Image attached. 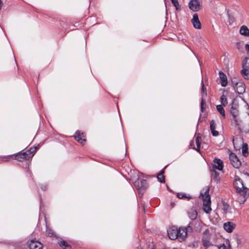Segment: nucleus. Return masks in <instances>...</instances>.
I'll use <instances>...</instances> for the list:
<instances>
[{
	"instance_id": "f257e3e1",
	"label": "nucleus",
	"mask_w": 249,
	"mask_h": 249,
	"mask_svg": "<svg viewBox=\"0 0 249 249\" xmlns=\"http://www.w3.org/2000/svg\"><path fill=\"white\" fill-rule=\"evenodd\" d=\"M233 185L238 195V202L240 204H244L249 196V189L244 186L242 180L237 176H235Z\"/></svg>"
},
{
	"instance_id": "f03ea898",
	"label": "nucleus",
	"mask_w": 249,
	"mask_h": 249,
	"mask_svg": "<svg viewBox=\"0 0 249 249\" xmlns=\"http://www.w3.org/2000/svg\"><path fill=\"white\" fill-rule=\"evenodd\" d=\"M209 191V188L207 187L200 193L203 200V210L207 213H210L212 211L211 197Z\"/></svg>"
},
{
	"instance_id": "7ed1b4c3",
	"label": "nucleus",
	"mask_w": 249,
	"mask_h": 249,
	"mask_svg": "<svg viewBox=\"0 0 249 249\" xmlns=\"http://www.w3.org/2000/svg\"><path fill=\"white\" fill-rule=\"evenodd\" d=\"M202 243L204 247L208 248L213 246L211 235L208 230H206L204 232L201 239Z\"/></svg>"
},
{
	"instance_id": "20e7f679",
	"label": "nucleus",
	"mask_w": 249,
	"mask_h": 249,
	"mask_svg": "<svg viewBox=\"0 0 249 249\" xmlns=\"http://www.w3.org/2000/svg\"><path fill=\"white\" fill-rule=\"evenodd\" d=\"M43 245L38 240L33 239L25 247H21L19 249H42Z\"/></svg>"
},
{
	"instance_id": "39448f33",
	"label": "nucleus",
	"mask_w": 249,
	"mask_h": 249,
	"mask_svg": "<svg viewBox=\"0 0 249 249\" xmlns=\"http://www.w3.org/2000/svg\"><path fill=\"white\" fill-rule=\"evenodd\" d=\"M241 73L245 79L249 80V58L248 57H246L243 62V69Z\"/></svg>"
},
{
	"instance_id": "423d86ee",
	"label": "nucleus",
	"mask_w": 249,
	"mask_h": 249,
	"mask_svg": "<svg viewBox=\"0 0 249 249\" xmlns=\"http://www.w3.org/2000/svg\"><path fill=\"white\" fill-rule=\"evenodd\" d=\"M229 159L233 167L239 168L240 167L241 162L235 154L231 153L229 155Z\"/></svg>"
},
{
	"instance_id": "0eeeda50",
	"label": "nucleus",
	"mask_w": 249,
	"mask_h": 249,
	"mask_svg": "<svg viewBox=\"0 0 249 249\" xmlns=\"http://www.w3.org/2000/svg\"><path fill=\"white\" fill-rule=\"evenodd\" d=\"M188 6L193 12H197L201 9L200 3L198 0H190Z\"/></svg>"
},
{
	"instance_id": "6e6552de",
	"label": "nucleus",
	"mask_w": 249,
	"mask_h": 249,
	"mask_svg": "<svg viewBox=\"0 0 249 249\" xmlns=\"http://www.w3.org/2000/svg\"><path fill=\"white\" fill-rule=\"evenodd\" d=\"M230 112L232 116L233 120L237 122V117L239 115L238 106L235 104L233 102L231 103Z\"/></svg>"
},
{
	"instance_id": "1a4fd4ad",
	"label": "nucleus",
	"mask_w": 249,
	"mask_h": 249,
	"mask_svg": "<svg viewBox=\"0 0 249 249\" xmlns=\"http://www.w3.org/2000/svg\"><path fill=\"white\" fill-rule=\"evenodd\" d=\"M167 235L171 240H175L178 238V228L176 227L169 228L167 230Z\"/></svg>"
},
{
	"instance_id": "9d476101",
	"label": "nucleus",
	"mask_w": 249,
	"mask_h": 249,
	"mask_svg": "<svg viewBox=\"0 0 249 249\" xmlns=\"http://www.w3.org/2000/svg\"><path fill=\"white\" fill-rule=\"evenodd\" d=\"M75 139L79 143L84 145L86 142L85 136L83 132L77 130L74 136Z\"/></svg>"
},
{
	"instance_id": "9b49d317",
	"label": "nucleus",
	"mask_w": 249,
	"mask_h": 249,
	"mask_svg": "<svg viewBox=\"0 0 249 249\" xmlns=\"http://www.w3.org/2000/svg\"><path fill=\"white\" fill-rule=\"evenodd\" d=\"M134 185L138 190L141 191V190H144L147 188L148 183L146 180L142 179L141 181L140 184L139 181H135L134 182Z\"/></svg>"
},
{
	"instance_id": "f8f14e48",
	"label": "nucleus",
	"mask_w": 249,
	"mask_h": 249,
	"mask_svg": "<svg viewBox=\"0 0 249 249\" xmlns=\"http://www.w3.org/2000/svg\"><path fill=\"white\" fill-rule=\"evenodd\" d=\"M178 238L177 239L181 242L184 241L187 237V232L186 230L183 228H179L178 229Z\"/></svg>"
},
{
	"instance_id": "ddd939ff",
	"label": "nucleus",
	"mask_w": 249,
	"mask_h": 249,
	"mask_svg": "<svg viewBox=\"0 0 249 249\" xmlns=\"http://www.w3.org/2000/svg\"><path fill=\"white\" fill-rule=\"evenodd\" d=\"M27 152H23V153H19L18 154L15 155L14 156V159L18 160V161H21L23 160H29L30 158L33 157L32 156H28L27 154Z\"/></svg>"
},
{
	"instance_id": "4468645a",
	"label": "nucleus",
	"mask_w": 249,
	"mask_h": 249,
	"mask_svg": "<svg viewBox=\"0 0 249 249\" xmlns=\"http://www.w3.org/2000/svg\"><path fill=\"white\" fill-rule=\"evenodd\" d=\"M214 164L213 165L212 169H217L221 171L223 168V162L220 159H215L213 160Z\"/></svg>"
},
{
	"instance_id": "2eb2a0df",
	"label": "nucleus",
	"mask_w": 249,
	"mask_h": 249,
	"mask_svg": "<svg viewBox=\"0 0 249 249\" xmlns=\"http://www.w3.org/2000/svg\"><path fill=\"white\" fill-rule=\"evenodd\" d=\"M234 90L239 94L244 93L246 90V87L244 83L242 81L238 83L236 87L233 88Z\"/></svg>"
},
{
	"instance_id": "dca6fc26",
	"label": "nucleus",
	"mask_w": 249,
	"mask_h": 249,
	"mask_svg": "<svg viewBox=\"0 0 249 249\" xmlns=\"http://www.w3.org/2000/svg\"><path fill=\"white\" fill-rule=\"evenodd\" d=\"M192 23L194 27L196 29H200L201 28V23L197 14H194L193 18L192 19Z\"/></svg>"
},
{
	"instance_id": "f3484780",
	"label": "nucleus",
	"mask_w": 249,
	"mask_h": 249,
	"mask_svg": "<svg viewBox=\"0 0 249 249\" xmlns=\"http://www.w3.org/2000/svg\"><path fill=\"white\" fill-rule=\"evenodd\" d=\"M223 227L228 232H231L235 227V224L231 222H227L224 224Z\"/></svg>"
},
{
	"instance_id": "a211bd4d",
	"label": "nucleus",
	"mask_w": 249,
	"mask_h": 249,
	"mask_svg": "<svg viewBox=\"0 0 249 249\" xmlns=\"http://www.w3.org/2000/svg\"><path fill=\"white\" fill-rule=\"evenodd\" d=\"M219 75L221 86L223 87H225L228 84L227 76L221 71L219 72Z\"/></svg>"
},
{
	"instance_id": "6ab92c4d",
	"label": "nucleus",
	"mask_w": 249,
	"mask_h": 249,
	"mask_svg": "<svg viewBox=\"0 0 249 249\" xmlns=\"http://www.w3.org/2000/svg\"><path fill=\"white\" fill-rule=\"evenodd\" d=\"M211 175L212 180L217 182L220 180L219 173L214 169H211Z\"/></svg>"
},
{
	"instance_id": "aec40b11",
	"label": "nucleus",
	"mask_w": 249,
	"mask_h": 249,
	"mask_svg": "<svg viewBox=\"0 0 249 249\" xmlns=\"http://www.w3.org/2000/svg\"><path fill=\"white\" fill-rule=\"evenodd\" d=\"M239 33L241 35L245 37H249V29L245 25H242L241 26Z\"/></svg>"
},
{
	"instance_id": "412c9836",
	"label": "nucleus",
	"mask_w": 249,
	"mask_h": 249,
	"mask_svg": "<svg viewBox=\"0 0 249 249\" xmlns=\"http://www.w3.org/2000/svg\"><path fill=\"white\" fill-rule=\"evenodd\" d=\"M188 215L190 219L195 220L197 217V213L196 210L191 209L188 212Z\"/></svg>"
},
{
	"instance_id": "4be33fe9",
	"label": "nucleus",
	"mask_w": 249,
	"mask_h": 249,
	"mask_svg": "<svg viewBox=\"0 0 249 249\" xmlns=\"http://www.w3.org/2000/svg\"><path fill=\"white\" fill-rule=\"evenodd\" d=\"M222 210L225 214H227L231 213V208L228 203L223 202L222 204Z\"/></svg>"
},
{
	"instance_id": "5701e85b",
	"label": "nucleus",
	"mask_w": 249,
	"mask_h": 249,
	"mask_svg": "<svg viewBox=\"0 0 249 249\" xmlns=\"http://www.w3.org/2000/svg\"><path fill=\"white\" fill-rule=\"evenodd\" d=\"M223 106L222 105H217L216 107L217 110L218 112L222 115V116L225 118L226 116L225 110L223 107Z\"/></svg>"
},
{
	"instance_id": "b1692460",
	"label": "nucleus",
	"mask_w": 249,
	"mask_h": 249,
	"mask_svg": "<svg viewBox=\"0 0 249 249\" xmlns=\"http://www.w3.org/2000/svg\"><path fill=\"white\" fill-rule=\"evenodd\" d=\"M59 244L63 249H71V246L64 240L60 241Z\"/></svg>"
},
{
	"instance_id": "393cba45",
	"label": "nucleus",
	"mask_w": 249,
	"mask_h": 249,
	"mask_svg": "<svg viewBox=\"0 0 249 249\" xmlns=\"http://www.w3.org/2000/svg\"><path fill=\"white\" fill-rule=\"evenodd\" d=\"M220 102L221 105L224 107H226L228 105V100L227 98V96L224 94H223L220 97Z\"/></svg>"
},
{
	"instance_id": "a878e982",
	"label": "nucleus",
	"mask_w": 249,
	"mask_h": 249,
	"mask_svg": "<svg viewBox=\"0 0 249 249\" xmlns=\"http://www.w3.org/2000/svg\"><path fill=\"white\" fill-rule=\"evenodd\" d=\"M163 173H164V169L161 170L157 175L158 180L160 182H164V177L163 176Z\"/></svg>"
},
{
	"instance_id": "bb28decb",
	"label": "nucleus",
	"mask_w": 249,
	"mask_h": 249,
	"mask_svg": "<svg viewBox=\"0 0 249 249\" xmlns=\"http://www.w3.org/2000/svg\"><path fill=\"white\" fill-rule=\"evenodd\" d=\"M201 137L200 136V134H198L197 136V137L196 139V144L197 148L196 150L197 151H199L200 150V143H201Z\"/></svg>"
},
{
	"instance_id": "cd10ccee",
	"label": "nucleus",
	"mask_w": 249,
	"mask_h": 249,
	"mask_svg": "<svg viewBox=\"0 0 249 249\" xmlns=\"http://www.w3.org/2000/svg\"><path fill=\"white\" fill-rule=\"evenodd\" d=\"M248 144L242 142V153L243 155L246 157L248 155Z\"/></svg>"
},
{
	"instance_id": "c85d7f7f",
	"label": "nucleus",
	"mask_w": 249,
	"mask_h": 249,
	"mask_svg": "<svg viewBox=\"0 0 249 249\" xmlns=\"http://www.w3.org/2000/svg\"><path fill=\"white\" fill-rule=\"evenodd\" d=\"M177 196L179 198H181V199L187 198V199H190V198H191V197L190 196V195H187L185 194L182 193H178Z\"/></svg>"
},
{
	"instance_id": "c756f323",
	"label": "nucleus",
	"mask_w": 249,
	"mask_h": 249,
	"mask_svg": "<svg viewBox=\"0 0 249 249\" xmlns=\"http://www.w3.org/2000/svg\"><path fill=\"white\" fill-rule=\"evenodd\" d=\"M37 148V147H31L29 150H27L26 152H27V154L28 156H33V154H32L33 153H34L36 150Z\"/></svg>"
},
{
	"instance_id": "7c9ffc66",
	"label": "nucleus",
	"mask_w": 249,
	"mask_h": 249,
	"mask_svg": "<svg viewBox=\"0 0 249 249\" xmlns=\"http://www.w3.org/2000/svg\"><path fill=\"white\" fill-rule=\"evenodd\" d=\"M206 104L205 103V100L203 99V95L202 96L201 101V111L203 112L206 108Z\"/></svg>"
},
{
	"instance_id": "2f4dec72",
	"label": "nucleus",
	"mask_w": 249,
	"mask_h": 249,
	"mask_svg": "<svg viewBox=\"0 0 249 249\" xmlns=\"http://www.w3.org/2000/svg\"><path fill=\"white\" fill-rule=\"evenodd\" d=\"M241 81L238 80L236 77H233L231 79V84L232 86L234 88L236 87V86L238 84L239 82H240Z\"/></svg>"
},
{
	"instance_id": "473e14b6",
	"label": "nucleus",
	"mask_w": 249,
	"mask_h": 249,
	"mask_svg": "<svg viewBox=\"0 0 249 249\" xmlns=\"http://www.w3.org/2000/svg\"><path fill=\"white\" fill-rule=\"evenodd\" d=\"M171 2L173 3L174 6L176 7L177 10H178L180 9V6L179 5L178 0H171Z\"/></svg>"
},
{
	"instance_id": "72a5a7b5",
	"label": "nucleus",
	"mask_w": 249,
	"mask_h": 249,
	"mask_svg": "<svg viewBox=\"0 0 249 249\" xmlns=\"http://www.w3.org/2000/svg\"><path fill=\"white\" fill-rule=\"evenodd\" d=\"M46 233L50 237H53L55 236L53 231L48 228H47Z\"/></svg>"
},
{
	"instance_id": "f704fd0d",
	"label": "nucleus",
	"mask_w": 249,
	"mask_h": 249,
	"mask_svg": "<svg viewBox=\"0 0 249 249\" xmlns=\"http://www.w3.org/2000/svg\"><path fill=\"white\" fill-rule=\"evenodd\" d=\"M202 83V89H201V92H202V95H203V98L204 97H206L207 96V92H206V88L204 87V85L203 83V81L201 82Z\"/></svg>"
},
{
	"instance_id": "c9c22d12",
	"label": "nucleus",
	"mask_w": 249,
	"mask_h": 249,
	"mask_svg": "<svg viewBox=\"0 0 249 249\" xmlns=\"http://www.w3.org/2000/svg\"><path fill=\"white\" fill-rule=\"evenodd\" d=\"M248 126H249V124ZM240 130L241 132L244 133L245 134L249 133V129H248L246 127V125H244L242 128H240Z\"/></svg>"
},
{
	"instance_id": "e433bc0d",
	"label": "nucleus",
	"mask_w": 249,
	"mask_h": 249,
	"mask_svg": "<svg viewBox=\"0 0 249 249\" xmlns=\"http://www.w3.org/2000/svg\"><path fill=\"white\" fill-rule=\"evenodd\" d=\"M14 159V155H9L7 156H5L3 158V160L4 161H10L12 160H13Z\"/></svg>"
},
{
	"instance_id": "4c0bfd02",
	"label": "nucleus",
	"mask_w": 249,
	"mask_h": 249,
	"mask_svg": "<svg viewBox=\"0 0 249 249\" xmlns=\"http://www.w3.org/2000/svg\"><path fill=\"white\" fill-rule=\"evenodd\" d=\"M215 128L216 124L215 122L214 121V120H212L210 123V129L211 130L215 129Z\"/></svg>"
},
{
	"instance_id": "58836bf2",
	"label": "nucleus",
	"mask_w": 249,
	"mask_h": 249,
	"mask_svg": "<svg viewBox=\"0 0 249 249\" xmlns=\"http://www.w3.org/2000/svg\"><path fill=\"white\" fill-rule=\"evenodd\" d=\"M211 130L212 135L213 136H217L218 135V132L217 131L215 130V129H212Z\"/></svg>"
},
{
	"instance_id": "ea45409f",
	"label": "nucleus",
	"mask_w": 249,
	"mask_h": 249,
	"mask_svg": "<svg viewBox=\"0 0 249 249\" xmlns=\"http://www.w3.org/2000/svg\"><path fill=\"white\" fill-rule=\"evenodd\" d=\"M41 189L45 191L47 188V185L46 184H41L40 185Z\"/></svg>"
},
{
	"instance_id": "a19ab883",
	"label": "nucleus",
	"mask_w": 249,
	"mask_h": 249,
	"mask_svg": "<svg viewBox=\"0 0 249 249\" xmlns=\"http://www.w3.org/2000/svg\"><path fill=\"white\" fill-rule=\"evenodd\" d=\"M218 249H230L227 248V246L225 244H222L218 247Z\"/></svg>"
},
{
	"instance_id": "79ce46f5",
	"label": "nucleus",
	"mask_w": 249,
	"mask_h": 249,
	"mask_svg": "<svg viewBox=\"0 0 249 249\" xmlns=\"http://www.w3.org/2000/svg\"><path fill=\"white\" fill-rule=\"evenodd\" d=\"M237 141V138H236V139H233L232 142H233V145H234V147H235V141Z\"/></svg>"
},
{
	"instance_id": "37998d69",
	"label": "nucleus",
	"mask_w": 249,
	"mask_h": 249,
	"mask_svg": "<svg viewBox=\"0 0 249 249\" xmlns=\"http://www.w3.org/2000/svg\"><path fill=\"white\" fill-rule=\"evenodd\" d=\"M2 6H3V2L1 0H0V10L1 9Z\"/></svg>"
},
{
	"instance_id": "c03bdc74",
	"label": "nucleus",
	"mask_w": 249,
	"mask_h": 249,
	"mask_svg": "<svg viewBox=\"0 0 249 249\" xmlns=\"http://www.w3.org/2000/svg\"><path fill=\"white\" fill-rule=\"evenodd\" d=\"M240 46V43L239 42H238L236 43V47L237 49H239Z\"/></svg>"
},
{
	"instance_id": "a18cd8bd",
	"label": "nucleus",
	"mask_w": 249,
	"mask_h": 249,
	"mask_svg": "<svg viewBox=\"0 0 249 249\" xmlns=\"http://www.w3.org/2000/svg\"><path fill=\"white\" fill-rule=\"evenodd\" d=\"M193 145H194V142L193 141H191L190 142V145L192 146Z\"/></svg>"
},
{
	"instance_id": "49530a36",
	"label": "nucleus",
	"mask_w": 249,
	"mask_h": 249,
	"mask_svg": "<svg viewBox=\"0 0 249 249\" xmlns=\"http://www.w3.org/2000/svg\"><path fill=\"white\" fill-rule=\"evenodd\" d=\"M171 206H172V207H173L174 206V205H175V203H174V202H172V203H171Z\"/></svg>"
},
{
	"instance_id": "de8ad7c7",
	"label": "nucleus",
	"mask_w": 249,
	"mask_h": 249,
	"mask_svg": "<svg viewBox=\"0 0 249 249\" xmlns=\"http://www.w3.org/2000/svg\"><path fill=\"white\" fill-rule=\"evenodd\" d=\"M149 249H155L154 248V247L152 246L151 248H149Z\"/></svg>"
},
{
	"instance_id": "09e8293b",
	"label": "nucleus",
	"mask_w": 249,
	"mask_h": 249,
	"mask_svg": "<svg viewBox=\"0 0 249 249\" xmlns=\"http://www.w3.org/2000/svg\"><path fill=\"white\" fill-rule=\"evenodd\" d=\"M245 175H246L248 177H249V174L248 173H246Z\"/></svg>"
}]
</instances>
